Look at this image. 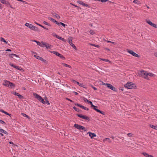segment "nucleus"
Segmentation results:
<instances>
[{
    "mask_svg": "<svg viewBox=\"0 0 157 157\" xmlns=\"http://www.w3.org/2000/svg\"><path fill=\"white\" fill-rule=\"evenodd\" d=\"M3 85L4 86L11 88H14L15 86V85L13 83L6 80H4L3 83Z\"/></svg>",
    "mask_w": 157,
    "mask_h": 157,
    "instance_id": "obj_1",
    "label": "nucleus"
},
{
    "mask_svg": "<svg viewBox=\"0 0 157 157\" xmlns=\"http://www.w3.org/2000/svg\"><path fill=\"white\" fill-rule=\"evenodd\" d=\"M140 75H141V77L146 79L147 80L149 79V78L148 77V73L147 71L144 70L141 71H140Z\"/></svg>",
    "mask_w": 157,
    "mask_h": 157,
    "instance_id": "obj_2",
    "label": "nucleus"
},
{
    "mask_svg": "<svg viewBox=\"0 0 157 157\" xmlns=\"http://www.w3.org/2000/svg\"><path fill=\"white\" fill-rule=\"evenodd\" d=\"M33 95L35 96V97L39 101L41 102L42 103L44 104H46L45 101L44 100V99H43L42 97L40 96L39 95L37 94L34 93L33 94Z\"/></svg>",
    "mask_w": 157,
    "mask_h": 157,
    "instance_id": "obj_3",
    "label": "nucleus"
},
{
    "mask_svg": "<svg viewBox=\"0 0 157 157\" xmlns=\"http://www.w3.org/2000/svg\"><path fill=\"white\" fill-rule=\"evenodd\" d=\"M25 25L27 27H29L30 29L34 31H37L38 30V28L36 26H33V25L30 24L28 23H26Z\"/></svg>",
    "mask_w": 157,
    "mask_h": 157,
    "instance_id": "obj_4",
    "label": "nucleus"
},
{
    "mask_svg": "<svg viewBox=\"0 0 157 157\" xmlns=\"http://www.w3.org/2000/svg\"><path fill=\"white\" fill-rule=\"evenodd\" d=\"M135 86L134 84L132 82H128L124 85V86L126 88L129 89H131L134 88Z\"/></svg>",
    "mask_w": 157,
    "mask_h": 157,
    "instance_id": "obj_5",
    "label": "nucleus"
},
{
    "mask_svg": "<svg viewBox=\"0 0 157 157\" xmlns=\"http://www.w3.org/2000/svg\"><path fill=\"white\" fill-rule=\"evenodd\" d=\"M74 127L80 130H83L84 131H86V129L85 127L78 124H75Z\"/></svg>",
    "mask_w": 157,
    "mask_h": 157,
    "instance_id": "obj_6",
    "label": "nucleus"
},
{
    "mask_svg": "<svg viewBox=\"0 0 157 157\" xmlns=\"http://www.w3.org/2000/svg\"><path fill=\"white\" fill-rule=\"evenodd\" d=\"M51 52L53 53L54 54L56 55V56L59 57L60 58H61L63 59H65V57H63L62 55L60 54V53H59V52H57L53 51Z\"/></svg>",
    "mask_w": 157,
    "mask_h": 157,
    "instance_id": "obj_7",
    "label": "nucleus"
},
{
    "mask_svg": "<svg viewBox=\"0 0 157 157\" xmlns=\"http://www.w3.org/2000/svg\"><path fill=\"white\" fill-rule=\"evenodd\" d=\"M128 52L133 56L137 57H139V55L131 50H128Z\"/></svg>",
    "mask_w": 157,
    "mask_h": 157,
    "instance_id": "obj_8",
    "label": "nucleus"
},
{
    "mask_svg": "<svg viewBox=\"0 0 157 157\" xmlns=\"http://www.w3.org/2000/svg\"><path fill=\"white\" fill-rule=\"evenodd\" d=\"M77 116L78 117H79L81 118H82V119H84L85 120H89V118L88 117H87L86 116H83L81 114H78L77 115Z\"/></svg>",
    "mask_w": 157,
    "mask_h": 157,
    "instance_id": "obj_9",
    "label": "nucleus"
},
{
    "mask_svg": "<svg viewBox=\"0 0 157 157\" xmlns=\"http://www.w3.org/2000/svg\"><path fill=\"white\" fill-rule=\"evenodd\" d=\"M75 105H77V106L81 108H82L84 109L85 110H89V109L88 108H87L85 107H84V106L82 105L79 104L75 103Z\"/></svg>",
    "mask_w": 157,
    "mask_h": 157,
    "instance_id": "obj_10",
    "label": "nucleus"
},
{
    "mask_svg": "<svg viewBox=\"0 0 157 157\" xmlns=\"http://www.w3.org/2000/svg\"><path fill=\"white\" fill-rule=\"evenodd\" d=\"M69 43L76 50V46L72 43V39L70 37V39L69 40Z\"/></svg>",
    "mask_w": 157,
    "mask_h": 157,
    "instance_id": "obj_11",
    "label": "nucleus"
},
{
    "mask_svg": "<svg viewBox=\"0 0 157 157\" xmlns=\"http://www.w3.org/2000/svg\"><path fill=\"white\" fill-rule=\"evenodd\" d=\"M10 65L11 66L13 67L17 70H20V71L22 70V68H21V67H20L18 66H15L13 64L10 63Z\"/></svg>",
    "mask_w": 157,
    "mask_h": 157,
    "instance_id": "obj_12",
    "label": "nucleus"
},
{
    "mask_svg": "<svg viewBox=\"0 0 157 157\" xmlns=\"http://www.w3.org/2000/svg\"><path fill=\"white\" fill-rule=\"evenodd\" d=\"M87 134H89V136L91 138H93L94 137L96 136V135L95 133H92L90 132H88Z\"/></svg>",
    "mask_w": 157,
    "mask_h": 157,
    "instance_id": "obj_13",
    "label": "nucleus"
},
{
    "mask_svg": "<svg viewBox=\"0 0 157 157\" xmlns=\"http://www.w3.org/2000/svg\"><path fill=\"white\" fill-rule=\"evenodd\" d=\"M109 88L111 89V90L114 91H116L117 89L114 87L111 84H109Z\"/></svg>",
    "mask_w": 157,
    "mask_h": 157,
    "instance_id": "obj_14",
    "label": "nucleus"
},
{
    "mask_svg": "<svg viewBox=\"0 0 157 157\" xmlns=\"http://www.w3.org/2000/svg\"><path fill=\"white\" fill-rule=\"evenodd\" d=\"M73 82H74V83H76L79 86H80L81 87H83L84 86V85L83 84L80 83L79 82H76L75 80H73Z\"/></svg>",
    "mask_w": 157,
    "mask_h": 157,
    "instance_id": "obj_15",
    "label": "nucleus"
},
{
    "mask_svg": "<svg viewBox=\"0 0 157 157\" xmlns=\"http://www.w3.org/2000/svg\"><path fill=\"white\" fill-rule=\"evenodd\" d=\"M5 5L7 7L10 6L11 8L13 9V8L11 5L10 3L8 1H6Z\"/></svg>",
    "mask_w": 157,
    "mask_h": 157,
    "instance_id": "obj_16",
    "label": "nucleus"
},
{
    "mask_svg": "<svg viewBox=\"0 0 157 157\" xmlns=\"http://www.w3.org/2000/svg\"><path fill=\"white\" fill-rule=\"evenodd\" d=\"M48 19L50 20L51 21L53 22L54 23H56V24H59V22H58L57 21H56L55 20H54L53 18L50 17H48Z\"/></svg>",
    "mask_w": 157,
    "mask_h": 157,
    "instance_id": "obj_17",
    "label": "nucleus"
},
{
    "mask_svg": "<svg viewBox=\"0 0 157 157\" xmlns=\"http://www.w3.org/2000/svg\"><path fill=\"white\" fill-rule=\"evenodd\" d=\"M36 59L44 62H46V61L44 59L42 58L39 56H37Z\"/></svg>",
    "mask_w": 157,
    "mask_h": 157,
    "instance_id": "obj_18",
    "label": "nucleus"
},
{
    "mask_svg": "<svg viewBox=\"0 0 157 157\" xmlns=\"http://www.w3.org/2000/svg\"><path fill=\"white\" fill-rule=\"evenodd\" d=\"M9 57L12 58L13 56H15L17 57H18V56L17 55L14 54H10L9 55Z\"/></svg>",
    "mask_w": 157,
    "mask_h": 157,
    "instance_id": "obj_19",
    "label": "nucleus"
},
{
    "mask_svg": "<svg viewBox=\"0 0 157 157\" xmlns=\"http://www.w3.org/2000/svg\"><path fill=\"white\" fill-rule=\"evenodd\" d=\"M133 2L137 5H140L141 4L140 2L137 0H134L133 1Z\"/></svg>",
    "mask_w": 157,
    "mask_h": 157,
    "instance_id": "obj_20",
    "label": "nucleus"
},
{
    "mask_svg": "<svg viewBox=\"0 0 157 157\" xmlns=\"http://www.w3.org/2000/svg\"><path fill=\"white\" fill-rule=\"evenodd\" d=\"M56 38L58 39H59L62 40L63 41H64V42H66L64 38L60 37L59 36H56Z\"/></svg>",
    "mask_w": 157,
    "mask_h": 157,
    "instance_id": "obj_21",
    "label": "nucleus"
},
{
    "mask_svg": "<svg viewBox=\"0 0 157 157\" xmlns=\"http://www.w3.org/2000/svg\"><path fill=\"white\" fill-rule=\"evenodd\" d=\"M150 126L151 128H152L154 129L157 130V125H154L152 124H150Z\"/></svg>",
    "mask_w": 157,
    "mask_h": 157,
    "instance_id": "obj_22",
    "label": "nucleus"
},
{
    "mask_svg": "<svg viewBox=\"0 0 157 157\" xmlns=\"http://www.w3.org/2000/svg\"><path fill=\"white\" fill-rule=\"evenodd\" d=\"M45 47L47 49H50L51 48V45H50L48 44H45Z\"/></svg>",
    "mask_w": 157,
    "mask_h": 157,
    "instance_id": "obj_23",
    "label": "nucleus"
},
{
    "mask_svg": "<svg viewBox=\"0 0 157 157\" xmlns=\"http://www.w3.org/2000/svg\"><path fill=\"white\" fill-rule=\"evenodd\" d=\"M62 65H63L64 67H69V68L71 67V66L70 65H68L66 63H62Z\"/></svg>",
    "mask_w": 157,
    "mask_h": 157,
    "instance_id": "obj_24",
    "label": "nucleus"
},
{
    "mask_svg": "<svg viewBox=\"0 0 157 157\" xmlns=\"http://www.w3.org/2000/svg\"><path fill=\"white\" fill-rule=\"evenodd\" d=\"M0 41H2V42L5 43L6 44H7V42L4 39V38L2 37H1Z\"/></svg>",
    "mask_w": 157,
    "mask_h": 157,
    "instance_id": "obj_25",
    "label": "nucleus"
},
{
    "mask_svg": "<svg viewBox=\"0 0 157 157\" xmlns=\"http://www.w3.org/2000/svg\"><path fill=\"white\" fill-rule=\"evenodd\" d=\"M77 2L79 4L84 6L85 5V3L82 2V1H77Z\"/></svg>",
    "mask_w": 157,
    "mask_h": 157,
    "instance_id": "obj_26",
    "label": "nucleus"
},
{
    "mask_svg": "<svg viewBox=\"0 0 157 157\" xmlns=\"http://www.w3.org/2000/svg\"><path fill=\"white\" fill-rule=\"evenodd\" d=\"M11 94H12L15 95L17 96H18V94H19L18 93H16V92H15L14 91H11Z\"/></svg>",
    "mask_w": 157,
    "mask_h": 157,
    "instance_id": "obj_27",
    "label": "nucleus"
},
{
    "mask_svg": "<svg viewBox=\"0 0 157 157\" xmlns=\"http://www.w3.org/2000/svg\"><path fill=\"white\" fill-rule=\"evenodd\" d=\"M54 16L58 19H59L60 18V16L57 14H55L54 15Z\"/></svg>",
    "mask_w": 157,
    "mask_h": 157,
    "instance_id": "obj_28",
    "label": "nucleus"
},
{
    "mask_svg": "<svg viewBox=\"0 0 157 157\" xmlns=\"http://www.w3.org/2000/svg\"><path fill=\"white\" fill-rule=\"evenodd\" d=\"M21 115L24 117H26L28 118H29V117L28 115H27L26 114H25V113H21Z\"/></svg>",
    "mask_w": 157,
    "mask_h": 157,
    "instance_id": "obj_29",
    "label": "nucleus"
},
{
    "mask_svg": "<svg viewBox=\"0 0 157 157\" xmlns=\"http://www.w3.org/2000/svg\"><path fill=\"white\" fill-rule=\"evenodd\" d=\"M32 52V55L33 56L36 57H36L37 56L36 55H37V54L35 52Z\"/></svg>",
    "mask_w": 157,
    "mask_h": 157,
    "instance_id": "obj_30",
    "label": "nucleus"
},
{
    "mask_svg": "<svg viewBox=\"0 0 157 157\" xmlns=\"http://www.w3.org/2000/svg\"><path fill=\"white\" fill-rule=\"evenodd\" d=\"M146 22L149 25H151V24H152V23L150 20H147L146 21Z\"/></svg>",
    "mask_w": 157,
    "mask_h": 157,
    "instance_id": "obj_31",
    "label": "nucleus"
},
{
    "mask_svg": "<svg viewBox=\"0 0 157 157\" xmlns=\"http://www.w3.org/2000/svg\"><path fill=\"white\" fill-rule=\"evenodd\" d=\"M57 25H62L63 27H65V25H66L64 24V23H63L62 22H59V24H58Z\"/></svg>",
    "mask_w": 157,
    "mask_h": 157,
    "instance_id": "obj_32",
    "label": "nucleus"
},
{
    "mask_svg": "<svg viewBox=\"0 0 157 157\" xmlns=\"http://www.w3.org/2000/svg\"><path fill=\"white\" fill-rule=\"evenodd\" d=\"M143 155L146 157H148L149 155L148 154L145 152H144L143 153Z\"/></svg>",
    "mask_w": 157,
    "mask_h": 157,
    "instance_id": "obj_33",
    "label": "nucleus"
},
{
    "mask_svg": "<svg viewBox=\"0 0 157 157\" xmlns=\"http://www.w3.org/2000/svg\"><path fill=\"white\" fill-rule=\"evenodd\" d=\"M0 1L2 3L5 4L6 1V0H0Z\"/></svg>",
    "mask_w": 157,
    "mask_h": 157,
    "instance_id": "obj_34",
    "label": "nucleus"
},
{
    "mask_svg": "<svg viewBox=\"0 0 157 157\" xmlns=\"http://www.w3.org/2000/svg\"><path fill=\"white\" fill-rule=\"evenodd\" d=\"M20 99H23V96L19 94H18V95L17 96Z\"/></svg>",
    "mask_w": 157,
    "mask_h": 157,
    "instance_id": "obj_35",
    "label": "nucleus"
},
{
    "mask_svg": "<svg viewBox=\"0 0 157 157\" xmlns=\"http://www.w3.org/2000/svg\"><path fill=\"white\" fill-rule=\"evenodd\" d=\"M90 33L92 35H93L95 34V32L92 30H90Z\"/></svg>",
    "mask_w": 157,
    "mask_h": 157,
    "instance_id": "obj_36",
    "label": "nucleus"
},
{
    "mask_svg": "<svg viewBox=\"0 0 157 157\" xmlns=\"http://www.w3.org/2000/svg\"><path fill=\"white\" fill-rule=\"evenodd\" d=\"M47 98H46L45 99V101L46 102V104H47L48 105H49L50 104L49 101H47Z\"/></svg>",
    "mask_w": 157,
    "mask_h": 157,
    "instance_id": "obj_37",
    "label": "nucleus"
},
{
    "mask_svg": "<svg viewBox=\"0 0 157 157\" xmlns=\"http://www.w3.org/2000/svg\"><path fill=\"white\" fill-rule=\"evenodd\" d=\"M151 26L154 27V28H157V25L156 24H154V23H152V24H151Z\"/></svg>",
    "mask_w": 157,
    "mask_h": 157,
    "instance_id": "obj_38",
    "label": "nucleus"
},
{
    "mask_svg": "<svg viewBox=\"0 0 157 157\" xmlns=\"http://www.w3.org/2000/svg\"><path fill=\"white\" fill-rule=\"evenodd\" d=\"M43 23L44 24L46 25H48L49 26H50V25L46 21H44L43 22Z\"/></svg>",
    "mask_w": 157,
    "mask_h": 157,
    "instance_id": "obj_39",
    "label": "nucleus"
},
{
    "mask_svg": "<svg viewBox=\"0 0 157 157\" xmlns=\"http://www.w3.org/2000/svg\"><path fill=\"white\" fill-rule=\"evenodd\" d=\"M154 75L152 73H148V76H150L152 77L153 76H154Z\"/></svg>",
    "mask_w": 157,
    "mask_h": 157,
    "instance_id": "obj_40",
    "label": "nucleus"
},
{
    "mask_svg": "<svg viewBox=\"0 0 157 157\" xmlns=\"http://www.w3.org/2000/svg\"><path fill=\"white\" fill-rule=\"evenodd\" d=\"M96 111L98 112H99V113H100L101 114H103V112H101V111L99 109H96Z\"/></svg>",
    "mask_w": 157,
    "mask_h": 157,
    "instance_id": "obj_41",
    "label": "nucleus"
},
{
    "mask_svg": "<svg viewBox=\"0 0 157 157\" xmlns=\"http://www.w3.org/2000/svg\"><path fill=\"white\" fill-rule=\"evenodd\" d=\"M0 123L2 124H6L5 122L4 121H3L2 120H0Z\"/></svg>",
    "mask_w": 157,
    "mask_h": 157,
    "instance_id": "obj_42",
    "label": "nucleus"
},
{
    "mask_svg": "<svg viewBox=\"0 0 157 157\" xmlns=\"http://www.w3.org/2000/svg\"><path fill=\"white\" fill-rule=\"evenodd\" d=\"M83 100L85 102H88L89 101H88L87 99L86 98H84V99H83Z\"/></svg>",
    "mask_w": 157,
    "mask_h": 157,
    "instance_id": "obj_43",
    "label": "nucleus"
},
{
    "mask_svg": "<svg viewBox=\"0 0 157 157\" xmlns=\"http://www.w3.org/2000/svg\"><path fill=\"white\" fill-rule=\"evenodd\" d=\"M88 103H89L91 105V107L92 106H94V105L92 103L91 101H89L88 102Z\"/></svg>",
    "mask_w": 157,
    "mask_h": 157,
    "instance_id": "obj_44",
    "label": "nucleus"
},
{
    "mask_svg": "<svg viewBox=\"0 0 157 157\" xmlns=\"http://www.w3.org/2000/svg\"><path fill=\"white\" fill-rule=\"evenodd\" d=\"M73 108L76 111H78V109L77 108L75 107H73Z\"/></svg>",
    "mask_w": 157,
    "mask_h": 157,
    "instance_id": "obj_45",
    "label": "nucleus"
},
{
    "mask_svg": "<svg viewBox=\"0 0 157 157\" xmlns=\"http://www.w3.org/2000/svg\"><path fill=\"white\" fill-rule=\"evenodd\" d=\"M92 107H93V109L95 110L96 111V109H97V107L96 106H95L94 105V106H92Z\"/></svg>",
    "mask_w": 157,
    "mask_h": 157,
    "instance_id": "obj_46",
    "label": "nucleus"
},
{
    "mask_svg": "<svg viewBox=\"0 0 157 157\" xmlns=\"http://www.w3.org/2000/svg\"><path fill=\"white\" fill-rule=\"evenodd\" d=\"M36 43L37 44V45H39L40 46H42V44L39 41H37Z\"/></svg>",
    "mask_w": 157,
    "mask_h": 157,
    "instance_id": "obj_47",
    "label": "nucleus"
},
{
    "mask_svg": "<svg viewBox=\"0 0 157 157\" xmlns=\"http://www.w3.org/2000/svg\"><path fill=\"white\" fill-rule=\"evenodd\" d=\"M128 136L129 137H131L132 136V134L130 133H128L127 134Z\"/></svg>",
    "mask_w": 157,
    "mask_h": 157,
    "instance_id": "obj_48",
    "label": "nucleus"
},
{
    "mask_svg": "<svg viewBox=\"0 0 157 157\" xmlns=\"http://www.w3.org/2000/svg\"><path fill=\"white\" fill-rule=\"evenodd\" d=\"M41 43H42V44L44 46V47H45V44H47V43L44 42H42Z\"/></svg>",
    "mask_w": 157,
    "mask_h": 157,
    "instance_id": "obj_49",
    "label": "nucleus"
},
{
    "mask_svg": "<svg viewBox=\"0 0 157 157\" xmlns=\"http://www.w3.org/2000/svg\"><path fill=\"white\" fill-rule=\"evenodd\" d=\"M90 45L98 48L99 46L98 45H95L94 44H90Z\"/></svg>",
    "mask_w": 157,
    "mask_h": 157,
    "instance_id": "obj_50",
    "label": "nucleus"
},
{
    "mask_svg": "<svg viewBox=\"0 0 157 157\" xmlns=\"http://www.w3.org/2000/svg\"><path fill=\"white\" fill-rule=\"evenodd\" d=\"M3 133H4L6 134V135H7L8 134V133L6 131L4 130V131H3Z\"/></svg>",
    "mask_w": 157,
    "mask_h": 157,
    "instance_id": "obj_51",
    "label": "nucleus"
},
{
    "mask_svg": "<svg viewBox=\"0 0 157 157\" xmlns=\"http://www.w3.org/2000/svg\"><path fill=\"white\" fill-rule=\"evenodd\" d=\"M84 6L88 8H89L90 7V6L86 4L85 3V4Z\"/></svg>",
    "mask_w": 157,
    "mask_h": 157,
    "instance_id": "obj_52",
    "label": "nucleus"
},
{
    "mask_svg": "<svg viewBox=\"0 0 157 157\" xmlns=\"http://www.w3.org/2000/svg\"><path fill=\"white\" fill-rule=\"evenodd\" d=\"M4 130L2 128L0 129V132L1 133H3V132Z\"/></svg>",
    "mask_w": 157,
    "mask_h": 157,
    "instance_id": "obj_53",
    "label": "nucleus"
},
{
    "mask_svg": "<svg viewBox=\"0 0 157 157\" xmlns=\"http://www.w3.org/2000/svg\"><path fill=\"white\" fill-rule=\"evenodd\" d=\"M66 99L67 100H68V101H70L71 102H73V101L72 100H70V99H69V98H66Z\"/></svg>",
    "mask_w": 157,
    "mask_h": 157,
    "instance_id": "obj_54",
    "label": "nucleus"
},
{
    "mask_svg": "<svg viewBox=\"0 0 157 157\" xmlns=\"http://www.w3.org/2000/svg\"><path fill=\"white\" fill-rule=\"evenodd\" d=\"M107 1L106 0H101V2H104Z\"/></svg>",
    "mask_w": 157,
    "mask_h": 157,
    "instance_id": "obj_55",
    "label": "nucleus"
},
{
    "mask_svg": "<svg viewBox=\"0 0 157 157\" xmlns=\"http://www.w3.org/2000/svg\"><path fill=\"white\" fill-rule=\"evenodd\" d=\"M53 36L56 37V36H58V35H56V34H55V33H53Z\"/></svg>",
    "mask_w": 157,
    "mask_h": 157,
    "instance_id": "obj_56",
    "label": "nucleus"
},
{
    "mask_svg": "<svg viewBox=\"0 0 157 157\" xmlns=\"http://www.w3.org/2000/svg\"><path fill=\"white\" fill-rule=\"evenodd\" d=\"M102 83L103 85H106L108 87V83L105 84L104 83H103V82H102Z\"/></svg>",
    "mask_w": 157,
    "mask_h": 157,
    "instance_id": "obj_57",
    "label": "nucleus"
},
{
    "mask_svg": "<svg viewBox=\"0 0 157 157\" xmlns=\"http://www.w3.org/2000/svg\"><path fill=\"white\" fill-rule=\"evenodd\" d=\"M37 25H39V26H41V25L40 24H39V23H38L37 22H36V21L35 22H34Z\"/></svg>",
    "mask_w": 157,
    "mask_h": 157,
    "instance_id": "obj_58",
    "label": "nucleus"
},
{
    "mask_svg": "<svg viewBox=\"0 0 157 157\" xmlns=\"http://www.w3.org/2000/svg\"><path fill=\"white\" fill-rule=\"evenodd\" d=\"M6 51L7 52H11V50L10 49H7L6 50Z\"/></svg>",
    "mask_w": 157,
    "mask_h": 157,
    "instance_id": "obj_59",
    "label": "nucleus"
},
{
    "mask_svg": "<svg viewBox=\"0 0 157 157\" xmlns=\"http://www.w3.org/2000/svg\"><path fill=\"white\" fill-rule=\"evenodd\" d=\"M108 42H109V43H112V44H114V43H115L114 42H111V41H109V40L108 41Z\"/></svg>",
    "mask_w": 157,
    "mask_h": 157,
    "instance_id": "obj_60",
    "label": "nucleus"
},
{
    "mask_svg": "<svg viewBox=\"0 0 157 157\" xmlns=\"http://www.w3.org/2000/svg\"><path fill=\"white\" fill-rule=\"evenodd\" d=\"M40 26L42 27V28H43L44 29H46V27H45L42 25H41V26Z\"/></svg>",
    "mask_w": 157,
    "mask_h": 157,
    "instance_id": "obj_61",
    "label": "nucleus"
},
{
    "mask_svg": "<svg viewBox=\"0 0 157 157\" xmlns=\"http://www.w3.org/2000/svg\"><path fill=\"white\" fill-rule=\"evenodd\" d=\"M1 112H2V113H5V112L6 111H4V110H1Z\"/></svg>",
    "mask_w": 157,
    "mask_h": 157,
    "instance_id": "obj_62",
    "label": "nucleus"
},
{
    "mask_svg": "<svg viewBox=\"0 0 157 157\" xmlns=\"http://www.w3.org/2000/svg\"><path fill=\"white\" fill-rule=\"evenodd\" d=\"M92 88L94 89V90H96L97 89L94 86H92Z\"/></svg>",
    "mask_w": 157,
    "mask_h": 157,
    "instance_id": "obj_63",
    "label": "nucleus"
},
{
    "mask_svg": "<svg viewBox=\"0 0 157 157\" xmlns=\"http://www.w3.org/2000/svg\"><path fill=\"white\" fill-rule=\"evenodd\" d=\"M148 157H154L151 155H149Z\"/></svg>",
    "mask_w": 157,
    "mask_h": 157,
    "instance_id": "obj_64",
    "label": "nucleus"
}]
</instances>
